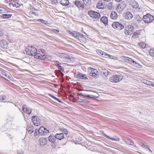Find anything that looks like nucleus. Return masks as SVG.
<instances>
[{"label": "nucleus", "mask_w": 154, "mask_h": 154, "mask_svg": "<svg viewBox=\"0 0 154 154\" xmlns=\"http://www.w3.org/2000/svg\"><path fill=\"white\" fill-rule=\"evenodd\" d=\"M25 51L27 54L34 56L35 58L41 60L46 58V56L45 55V51L43 49H39L37 50L35 47L29 46L25 49Z\"/></svg>", "instance_id": "f257e3e1"}, {"label": "nucleus", "mask_w": 154, "mask_h": 154, "mask_svg": "<svg viewBox=\"0 0 154 154\" xmlns=\"http://www.w3.org/2000/svg\"><path fill=\"white\" fill-rule=\"evenodd\" d=\"M62 61L66 62H73L75 61L74 58L71 56H69L66 54L61 53H58L57 54Z\"/></svg>", "instance_id": "f03ea898"}, {"label": "nucleus", "mask_w": 154, "mask_h": 154, "mask_svg": "<svg viewBox=\"0 0 154 154\" xmlns=\"http://www.w3.org/2000/svg\"><path fill=\"white\" fill-rule=\"evenodd\" d=\"M123 78V76L121 75H115L109 78V81L113 83H118L121 81Z\"/></svg>", "instance_id": "7ed1b4c3"}, {"label": "nucleus", "mask_w": 154, "mask_h": 154, "mask_svg": "<svg viewBox=\"0 0 154 154\" xmlns=\"http://www.w3.org/2000/svg\"><path fill=\"white\" fill-rule=\"evenodd\" d=\"M143 20L146 23L151 22L154 19V17L149 14L144 15L143 18Z\"/></svg>", "instance_id": "20e7f679"}, {"label": "nucleus", "mask_w": 154, "mask_h": 154, "mask_svg": "<svg viewBox=\"0 0 154 154\" xmlns=\"http://www.w3.org/2000/svg\"><path fill=\"white\" fill-rule=\"evenodd\" d=\"M134 29L133 26L131 25H128L125 28L124 33L126 35H131L133 33Z\"/></svg>", "instance_id": "39448f33"}, {"label": "nucleus", "mask_w": 154, "mask_h": 154, "mask_svg": "<svg viewBox=\"0 0 154 154\" xmlns=\"http://www.w3.org/2000/svg\"><path fill=\"white\" fill-rule=\"evenodd\" d=\"M112 26L113 28L118 30H122L124 28L122 24L118 22H115L113 23Z\"/></svg>", "instance_id": "423d86ee"}, {"label": "nucleus", "mask_w": 154, "mask_h": 154, "mask_svg": "<svg viewBox=\"0 0 154 154\" xmlns=\"http://www.w3.org/2000/svg\"><path fill=\"white\" fill-rule=\"evenodd\" d=\"M88 14L90 17L95 19L99 18L100 17L99 13L93 11H89Z\"/></svg>", "instance_id": "0eeeda50"}, {"label": "nucleus", "mask_w": 154, "mask_h": 154, "mask_svg": "<svg viewBox=\"0 0 154 154\" xmlns=\"http://www.w3.org/2000/svg\"><path fill=\"white\" fill-rule=\"evenodd\" d=\"M126 61L128 63L132 64L133 65L136 67L140 68L141 66L139 63H137L132 59L128 57L126 58Z\"/></svg>", "instance_id": "6e6552de"}, {"label": "nucleus", "mask_w": 154, "mask_h": 154, "mask_svg": "<svg viewBox=\"0 0 154 154\" xmlns=\"http://www.w3.org/2000/svg\"><path fill=\"white\" fill-rule=\"evenodd\" d=\"M83 91L89 92H90V94H91V93H94V94H96V92H93L92 91H88V90H83ZM79 95L80 96H83L84 97H90V98L94 97H97V96H96L95 94H85L84 93H80L79 94Z\"/></svg>", "instance_id": "1a4fd4ad"}, {"label": "nucleus", "mask_w": 154, "mask_h": 154, "mask_svg": "<svg viewBox=\"0 0 154 154\" xmlns=\"http://www.w3.org/2000/svg\"><path fill=\"white\" fill-rule=\"evenodd\" d=\"M74 3L75 5L77 7L79 10H82L84 8V5L81 1L75 0Z\"/></svg>", "instance_id": "9d476101"}, {"label": "nucleus", "mask_w": 154, "mask_h": 154, "mask_svg": "<svg viewBox=\"0 0 154 154\" xmlns=\"http://www.w3.org/2000/svg\"><path fill=\"white\" fill-rule=\"evenodd\" d=\"M39 119L37 117L35 116H32V121L34 125L35 126H38L40 125Z\"/></svg>", "instance_id": "9b49d317"}, {"label": "nucleus", "mask_w": 154, "mask_h": 154, "mask_svg": "<svg viewBox=\"0 0 154 154\" xmlns=\"http://www.w3.org/2000/svg\"><path fill=\"white\" fill-rule=\"evenodd\" d=\"M0 45L2 47L5 48H9L8 43L4 39L0 41Z\"/></svg>", "instance_id": "f8f14e48"}, {"label": "nucleus", "mask_w": 154, "mask_h": 154, "mask_svg": "<svg viewBox=\"0 0 154 154\" xmlns=\"http://www.w3.org/2000/svg\"><path fill=\"white\" fill-rule=\"evenodd\" d=\"M40 145L43 146L47 144L48 142L47 138L43 137H41L39 139Z\"/></svg>", "instance_id": "ddd939ff"}, {"label": "nucleus", "mask_w": 154, "mask_h": 154, "mask_svg": "<svg viewBox=\"0 0 154 154\" xmlns=\"http://www.w3.org/2000/svg\"><path fill=\"white\" fill-rule=\"evenodd\" d=\"M130 5L132 8L137 9L139 7V4L137 2L134 0H132L130 2Z\"/></svg>", "instance_id": "4468645a"}, {"label": "nucleus", "mask_w": 154, "mask_h": 154, "mask_svg": "<svg viewBox=\"0 0 154 154\" xmlns=\"http://www.w3.org/2000/svg\"><path fill=\"white\" fill-rule=\"evenodd\" d=\"M23 109L24 112L28 114H30L32 111L31 109L27 107L26 105H24L23 106Z\"/></svg>", "instance_id": "2eb2a0df"}, {"label": "nucleus", "mask_w": 154, "mask_h": 154, "mask_svg": "<svg viewBox=\"0 0 154 154\" xmlns=\"http://www.w3.org/2000/svg\"><path fill=\"white\" fill-rule=\"evenodd\" d=\"M125 18L127 20H131L133 17L132 14L130 12L128 11L124 14Z\"/></svg>", "instance_id": "dca6fc26"}, {"label": "nucleus", "mask_w": 154, "mask_h": 154, "mask_svg": "<svg viewBox=\"0 0 154 154\" xmlns=\"http://www.w3.org/2000/svg\"><path fill=\"white\" fill-rule=\"evenodd\" d=\"M126 6V4L125 2H122L118 5L117 9L119 10H123Z\"/></svg>", "instance_id": "f3484780"}, {"label": "nucleus", "mask_w": 154, "mask_h": 154, "mask_svg": "<svg viewBox=\"0 0 154 154\" xmlns=\"http://www.w3.org/2000/svg\"><path fill=\"white\" fill-rule=\"evenodd\" d=\"M75 77L77 78H80L83 79H88L86 75H83L81 73H79L76 75H75Z\"/></svg>", "instance_id": "a211bd4d"}, {"label": "nucleus", "mask_w": 154, "mask_h": 154, "mask_svg": "<svg viewBox=\"0 0 154 154\" xmlns=\"http://www.w3.org/2000/svg\"><path fill=\"white\" fill-rule=\"evenodd\" d=\"M69 34H70L72 36H73L74 38H77L80 42H82L81 41L82 39H81V38L79 37V32H74V33H72L69 31Z\"/></svg>", "instance_id": "6ab92c4d"}, {"label": "nucleus", "mask_w": 154, "mask_h": 154, "mask_svg": "<svg viewBox=\"0 0 154 154\" xmlns=\"http://www.w3.org/2000/svg\"><path fill=\"white\" fill-rule=\"evenodd\" d=\"M110 18L113 20L116 19L118 17L116 13L114 11H112L110 15Z\"/></svg>", "instance_id": "aec40b11"}, {"label": "nucleus", "mask_w": 154, "mask_h": 154, "mask_svg": "<svg viewBox=\"0 0 154 154\" xmlns=\"http://www.w3.org/2000/svg\"><path fill=\"white\" fill-rule=\"evenodd\" d=\"M100 21L103 23L105 26L107 25L108 23L107 17L105 16L102 17L100 19Z\"/></svg>", "instance_id": "412c9836"}, {"label": "nucleus", "mask_w": 154, "mask_h": 154, "mask_svg": "<svg viewBox=\"0 0 154 154\" xmlns=\"http://www.w3.org/2000/svg\"><path fill=\"white\" fill-rule=\"evenodd\" d=\"M55 136L56 139L60 140L63 139L64 136V134L63 133L56 134H55Z\"/></svg>", "instance_id": "4be33fe9"}, {"label": "nucleus", "mask_w": 154, "mask_h": 154, "mask_svg": "<svg viewBox=\"0 0 154 154\" xmlns=\"http://www.w3.org/2000/svg\"><path fill=\"white\" fill-rule=\"evenodd\" d=\"M27 129L29 134H31L34 132V127L31 125L27 126Z\"/></svg>", "instance_id": "5701e85b"}, {"label": "nucleus", "mask_w": 154, "mask_h": 154, "mask_svg": "<svg viewBox=\"0 0 154 154\" xmlns=\"http://www.w3.org/2000/svg\"><path fill=\"white\" fill-rule=\"evenodd\" d=\"M140 31L137 30L132 35V38L134 39H135L138 37V35L140 34Z\"/></svg>", "instance_id": "b1692460"}, {"label": "nucleus", "mask_w": 154, "mask_h": 154, "mask_svg": "<svg viewBox=\"0 0 154 154\" xmlns=\"http://www.w3.org/2000/svg\"><path fill=\"white\" fill-rule=\"evenodd\" d=\"M56 139L55 135V136H53L50 135L48 137L49 140L51 143H54L56 141Z\"/></svg>", "instance_id": "393cba45"}, {"label": "nucleus", "mask_w": 154, "mask_h": 154, "mask_svg": "<svg viewBox=\"0 0 154 154\" xmlns=\"http://www.w3.org/2000/svg\"><path fill=\"white\" fill-rule=\"evenodd\" d=\"M60 4L63 6H67L69 4L68 0H60Z\"/></svg>", "instance_id": "a878e982"}, {"label": "nucleus", "mask_w": 154, "mask_h": 154, "mask_svg": "<svg viewBox=\"0 0 154 154\" xmlns=\"http://www.w3.org/2000/svg\"><path fill=\"white\" fill-rule=\"evenodd\" d=\"M88 71L89 72V75L90 74H92L93 73H97V71L96 69H94L92 68H88Z\"/></svg>", "instance_id": "bb28decb"}, {"label": "nucleus", "mask_w": 154, "mask_h": 154, "mask_svg": "<svg viewBox=\"0 0 154 154\" xmlns=\"http://www.w3.org/2000/svg\"><path fill=\"white\" fill-rule=\"evenodd\" d=\"M103 135L106 137L110 139V140H113L115 141H119V139L118 137H116V139L112 138V137H109V136H107L106 134H105L103 133Z\"/></svg>", "instance_id": "cd10ccee"}, {"label": "nucleus", "mask_w": 154, "mask_h": 154, "mask_svg": "<svg viewBox=\"0 0 154 154\" xmlns=\"http://www.w3.org/2000/svg\"><path fill=\"white\" fill-rule=\"evenodd\" d=\"M97 7L99 9H102L103 7V4L101 2H99L97 3Z\"/></svg>", "instance_id": "c85d7f7f"}, {"label": "nucleus", "mask_w": 154, "mask_h": 154, "mask_svg": "<svg viewBox=\"0 0 154 154\" xmlns=\"http://www.w3.org/2000/svg\"><path fill=\"white\" fill-rule=\"evenodd\" d=\"M135 19L138 22H141L143 20V18L141 17L139 15H137L135 17Z\"/></svg>", "instance_id": "c756f323"}, {"label": "nucleus", "mask_w": 154, "mask_h": 154, "mask_svg": "<svg viewBox=\"0 0 154 154\" xmlns=\"http://www.w3.org/2000/svg\"><path fill=\"white\" fill-rule=\"evenodd\" d=\"M45 130V128L43 127H40L38 130V133L40 134L41 135H44L43 134L44 130Z\"/></svg>", "instance_id": "7c9ffc66"}, {"label": "nucleus", "mask_w": 154, "mask_h": 154, "mask_svg": "<svg viewBox=\"0 0 154 154\" xmlns=\"http://www.w3.org/2000/svg\"><path fill=\"white\" fill-rule=\"evenodd\" d=\"M12 16L11 14H2L1 17L5 18H10Z\"/></svg>", "instance_id": "2f4dec72"}, {"label": "nucleus", "mask_w": 154, "mask_h": 154, "mask_svg": "<svg viewBox=\"0 0 154 154\" xmlns=\"http://www.w3.org/2000/svg\"><path fill=\"white\" fill-rule=\"evenodd\" d=\"M143 83H145L147 85H151L152 87H154V84H151V82H149V81H147L146 80H143Z\"/></svg>", "instance_id": "473e14b6"}, {"label": "nucleus", "mask_w": 154, "mask_h": 154, "mask_svg": "<svg viewBox=\"0 0 154 154\" xmlns=\"http://www.w3.org/2000/svg\"><path fill=\"white\" fill-rule=\"evenodd\" d=\"M49 95L51 97H52V98H54V99L55 100H57V101H58L60 103H62V101H61V100H60L58 98L55 97L54 96H53L51 94H49Z\"/></svg>", "instance_id": "72a5a7b5"}, {"label": "nucleus", "mask_w": 154, "mask_h": 154, "mask_svg": "<svg viewBox=\"0 0 154 154\" xmlns=\"http://www.w3.org/2000/svg\"><path fill=\"white\" fill-rule=\"evenodd\" d=\"M37 21L38 22H40L44 24H48V22L47 21H45L42 19H38L37 20Z\"/></svg>", "instance_id": "f704fd0d"}, {"label": "nucleus", "mask_w": 154, "mask_h": 154, "mask_svg": "<svg viewBox=\"0 0 154 154\" xmlns=\"http://www.w3.org/2000/svg\"><path fill=\"white\" fill-rule=\"evenodd\" d=\"M97 73H93L92 74H90V75L92 76L94 78H97L99 76L97 74Z\"/></svg>", "instance_id": "c9c22d12"}, {"label": "nucleus", "mask_w": 154, "mask_h": 154, "mask_svg": "<svg viewBox=\"0 0 154 154\" xmlns=\"http://www.w3.org/2000/svg\"><path fill=\"white\" fill-rule=\"evenodd\" d=\"M78 35H79V37L81 38V39H82L81 41L82 42V39H85V38H84V35L82 33L79 32Z\"/></svg>", "instance_id": "e433bc0d"}, {"label": "nucleus", "mask_w": 154, "mask_h": 154, "mask_svg": "<svg viewBox=\"0 0 154 154\" xmlns=\"http://www.w3.org/2000/svg\"><path fill=\"white\" fill-rule=\"evenodd\" d=\"M84 3L85 4L90 5L91 3V0H83Z\"/></svg>", "instance_id": "4c0bfd02"}, {"label": "nucleus", "mask_w": 154, "mask_h": 154, "mask_svg": "<svg viewBox=\"0 0 154 154\" xmlns=\"http://www.w3.org/2000/svg\"><path fill=\"white\" fill-rule=\"evenodd\" d=\"M0 97L1 98V99L2 100V101H4V102L6 101V97L5 96L2 95L1 96H0Z\"/></svg>", "instance_id": "58836bf2"}, {"label": "nucleus", "mask_w": 154, "mask_h": 154, "mask_svg": "<svg viewBox=\"0 0 154 154\" xmlns=\"http://www.w3.org/2000/svg\"><path fill=\"white\" fill-rule=\"evenodd\" d=\"M3 78H4L5 79H6L7 80L10 79V77L9 75L5 74L3 75Z\"/></svg>", "instance_id": "ea45409f"}, {"label": "nucleus", "mask_w": 154, "mask_h": 154, "mask_svg": "<svg viewBox=\"0 0 154 154\" xmlns=\"http://www.w3.org/2000/svg\"><path fill=\"white\" fill-rule=\"evenodd\" d=\"M149 54L152 56H154V50L151 49L149 51Z\"/></svg>", "instance_id": "a19ab883"}, {"label": "nucleus", "mask_w": 154, "mask_h": 154, "mask_svg": "<svg viewBox=\"0 0 154 154\" xmlns=\"http://www.w3.org/2000/svg\"><path fill=\"white\" fill-rule=\"evenodd\" d=\"M139 45L142 48H144L145 47L146 45L143 44L142 43H140L139 44Z\"/></svg>", "instance_id": "79ce46f5"}, {"label": "nucleus", "mask_w": 154, "mask_h": 154, "mask_svg": "<svg viewBox=\"0 0 154 154\" xmlns=\"http://www.w3.org/2000/svg\"><path fill=\"white\" fill-rule=\"evenodd\" d=\"M49 132L48 130L46 129L45 128V130H44L43 134H47Z\"/></svg>", "instance_id": "37998d69"}, {"label": "nucleus", "mask_w": 154, "mask_h": 154, "mask_svg": "<svg viewBox=\"0 0 154 154\" xmlns=\"http://www.w3.org/2000/svg\"><path fill=\"white\" fill-rule=\"evenodd\" d=\"M63 132L66 135L68 134V131L67 129H63Z\"/></svg>", "instance_id": "c03bdc74"}, {"label": "nucleus", "mask_w": 154, "mask_h": 154, "mask_svg": "<svg viewBox=\"0 0 154 154\" xmlns=\"http://www.w3.org/2000/svg\"><path fill=\"white\" fill-rule=\"evenodd\" d=\"M57 0H51V3L53 4H56L57 3Z\"/></svg>", "instance_id": "a18cd8bd"}, {"label": "nucleus", "mask_w": 154, "mask_h": 154, "mask_svg": "<svg viewBox=\"0 0 154 154\" xmlns=\"http://www.w3.org/2000/svg\"><path fill=\"white\" fill-rule=\"evenodd\" d=\"M38 134H39L38 133V130H35L34 133L35 136H37Z\"/></svg>", "instance_id": "49530a36"}, {"label": "nucleus", "mask_w": 154, "mask_h": 154, "mask_svg": "<svg viewBox=\"0 0 154 154\" xmlns=\"http://www.w3.org/2000/svg\"><path fill=\"white\" fill-rule=\"evenodd\" d=\"M55 64L58 67L60 66V65H59V62L58 61H56L54 62Z\"/></svg>", "instance_id": "de8ad7c7"}, {"label": "nucleus", "mask_w": 154, "mask_h": 154, "mask_svg": "<svg viewBox=\"0 0 154 154\" xmlns=\"http://www.w3.org/2000/svg\"><path fill=\"white\" fill-rule=\"evenodd\" d=\"M103 73L106 76H107L109 74V73L106 71L103 72Z\"/></svg>", "instance_id": "09e8293b"}, {"label": "nucleus", "mask_w": 154, "mask_h": 154, "mask_svg": "<svg viewBox=\"0 0 154 154\" xmlns=\"http://www.w3.org/2000/svg\"><path fill=\"white\" fill-rule=\"evenodd\" d=\"M139 145L142 147H145V144H144L142 142H140L139 143Z\"/></svg>", "instance_id": "8fccbe9b"}, {"label": "nucleus", "mask_w": 154, "mask_h": 154, "mask_svg": "<svg viewBox=\"0 0 154 154\" xmlns=\"http://www.w3.org/2000/svg\"><path fill=\"white\" fill-rule=\"evenodd\" d=\"M18 154H23V152L22 151L19 150L17 152Z\"/></svg>", "instance_id": "3c124183"}, {"label": "nucleus", "mask_w": 154, "mask_h": 154, "mask_svg": "<svg viewBox=\"0 0 154 154\" xmlns=\"http://www.w3.org/2000/svg\"><path fill=\"white\" fill-rule=\"evenodd\" d=\"M103 52L102 51H99L98 52V53L99 55L101 56L102 54L103 53Z\"/></svg>", "instance_id": "603ef678"}, {"label": "nucleus", "mask_w": 154, "mask_h": 154, "mask_svg": "<svg viewBox=\"0 0 154 154\" xmlns=\"http://www.w3.org/2000/svg\"><path fill=\"white\" fill-rule=\"evenodd\" d=\"M58 69L61 71H62V72L64 70L63 68L61 67V66H60L58 67Z\"/></svg>", "instance_id": "864d4df0"}, {"label": "nucleus", "mask_w": 154, "mask_h": 154, "mask_svg": "<svg viewBox=\"0 0 154 154\" xmlns=\"http://www.w3.org/2000/svg\"><path fill=\"white\" fill-rule=\"evenodd\" d=\"M111 56L110 55L106 53V55L105 57L108 58V57H110Z\"/></svg>", "instance_id": "5fc2aeb1"}, {"label": "nucleus", "mask_w": 154, "mask_h": 154, "mask_svg": "<svg viewBox=\"0 0 154 154\" xmlns=\"http://www.w3.org/2000/svg\"><path fill=\"white\" fill-rule=\"evenodd\" d=\"M137 10L140 12H141L142 11V8H141L139 7L137 8Z\"/></svg>", "instance_id": "6e6d98bb"}, {"label": "nucleus", "mask_w": 154, "mask_h": 154, "mask_svg": "<svg viewBox=\"0 0 154 154\" xmlns=\"http://www.w3.org/2000/svg\"><path fill=\"white\" fill-rule=\"evenodd\" d=\"M145 147L146 148H147L151 152H152V151L149 148V147L148 145H145Z\"/></svg>", "instance_id": "4d7b16f0"}, {"label": "nucleus", "mask_w": 154, "mask_h": 154, "mask_svg": "<svg viewBox=\"0 0 154 154\" xmlns=\"http://www.w3.org/2000/svg\"><path fill=\"white\" fill-rule=\"evenodd\" d=\"M106 54V53L103 52V53L102 54L101 56L103 57H105Z\"/></svg>", "instance_id": "13d9d810"}, {"label": "nucleus", "mask_w": 154, "mask_h": 154, "mask_svg": "<svg viewBox=\"0 0 154 154\" xmlns=\"http://www.w3.org/2000/svg\"><path fill=\"white\" fill-rule=\"evenodd\" d=\"M128 141L130 142V144H129L130 145H132L134 143L131 140H128Z\"/></svg>", "instance_id": "bf43d9fd"}, {"label": "nucleus", "mask_w": 154, "mask_h": 154, "mask_svg": "<svg viewBox=\"0 0 154 154\" xmlns=\"http://www.w3.org/2000/svg\"><path fill=\"white\" fill-rule=\"evenodd\" d=\"M3 35V33L2 31L0 30V36H2Z\"/></svg>", "instance_id": "052dcab7"}, {"label": "nucleus", "mask_w": 154, "mask_h": 154, "mask_svg": "<svg viewBox=\"0 0 154 154\" xmlns=\"http://www.w3.org/2000/svg\"><path fill=\"white\" fill-rule=\"evenodd\" d=\"M18 5V4L17 3V4H12V5H13V6L16 7V8H17V7L18 6V5Z\"/></svg>", "instance_id": "680f3d73"}, {"label": "nucleus", "mask_w": 154, "mask_h": 154, "mask_svg": "<svg viewBox=\"0 0 154 154\" xmlns=\"http://www.w3.org/2000/svg\"><path fill=\"white\" fill-rule=\"evenodd\" d=\"M54 31L55 32H59V30H57V29H55L54 30Z\"/></svg>", "instance_id": "e2e57ef3"}, {"label": "nucleus", "mask_w": 154, "mask_h": 154, "mask_svg": "<svg viewBox=\"0 0 154 154\" xmlns=\"http://www.w3.org/2000/svg\"><path fill=\"white\" fill-rule=\"evenodd\" d=\"M116 2H119L121 1L122 0H115Z\"/></svg>", "instance_id": "0e129e2a"}, {"label": "nucleus", "mask_w": 154, "mask_h": 154, "mask_svg": "<svg viewBox=\"0 0 154 154\" xmlns=\"http://www.w3.org/2000/svg\"><path fill=\"white\" fill-rule=\"evenodd\" d=\"M3 12V10L0 9V13H2Z\"/></svg>", "instance_id": "69168bd1"}, {"label": "nucleus", "mask_w": 154, "mask_h": 154, "mask_svg": "<svg viewBox=\"0 0 154 154\" xmlns=\"http://www.w3.org/2000/svg\"><path fill=\"white\" fill-rule=\"evenodd\" d=\"M103 0L105 2H107L109 1H111V0Z\"/></svg>", "instance_id": "338daca9"}, {"label": "nucleus", "mask_w": 154, "mask_h": 154, "mask_svg": "<svg viewBox=\"0 0 154 154\" xmlns=\"http://www.w3.org/2000/svg\"><path fill=\"white\" fill-rule=\"evenodd\" d=\"M32 12L33 14H35V12Z\"/></svg>", "instance_id": "774afa93"}]
</instances>
